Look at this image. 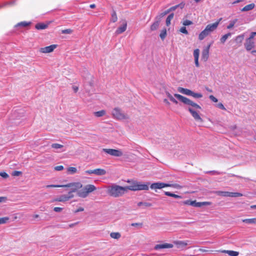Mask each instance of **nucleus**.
<instances>
[{"mask_svg":"<svg viewBox=\"0 0 256 256\" xmlns=\"http://www.w3.org/2000/svg\"><path fill=\"white\" fill-rule=\"evenodd\" d=\"M174 96L184 104L191 106L192 108L188 107V110L192 117L197 122H203L202 119L199 115V112L197 110L198 109H201V107L198 104L180 94H175Z\"/></svg>","mask_w":256,"mask_h":256,"instance_id":"f257e3e1","label":"nucleus"},{"mask_svg":"<svg viewBox=\"0 0 256 256\" xmlns=\"http://www.w3.org/2000/svg\"><path fill=\"white\" fill-rule=\"evenodd\" d=\"M126 192V187L121 186L116 184L110 186L108 192L110 196L117 198L122 196Z\"/></svg>","mask_w":256,"mask_h":256,"instance_id":"f03ea898","label":"nucleus"},{"mask_svg":"<svg viewBox=\"0 0 256 256\" xmlns=\"http://www.w3.org/2000/svg\"><path fill=\"white\" fill-rule=\"evenodd\" d=\"M96 187L93 184H87L77 192V195L80 198H86L90 193L96 190Z\"/></svg>","mask_w":256,"mask_h":256,"instance_id":"7ed1b4c3","label":"nucleus"},{"mask_svg":"<svg viewBox=\"0 0 256 256\" xmlns=\"http://www.w3.org/2000/svg\"><path fill=\"white\" fill-rule=\"evenodd\" d=\"M112 114L114 118L118 120H124L128 118L127 116L123 113L121 110L118 108H114L113 110Z\"/></svg>","mask_w":256,"mask_h":256,"instance_id":"20e7f679","label":"nucleus"},{"mask_svg":"<svg viewBox=\"0 0 256 256\" xmlns=\"http://www.w3.org/2000/svg\"><path fill=\"white\" fill-rule=\"evenodd\" d=\"M63 188H70L71 190L74 192H78V190L82 188V184L80 182H71L66 184H64Z\"/></svg>","mask_w":256,"mask_h":256,"instance_id":"39448f33","label":"nucleus"},{"mask_svg":"<svg viewBox=\"0 0 256 256\" xmlns=\"http://www.w3.org/2000/svg\"><path fill=\"white\" fill-rule=\"evenodd\" d=\"M102 150L104 152L114 156H121L123 154L122 152L119 150L104 148Z\"/></svg>","mask_w":256,"mask_h":256,"instance_id":"423d86ee","label":"nucleus"},{"mask_svg":"<svg viewBox=\"0 0 256 256\" xmlns=\"http://www.w3.org/2000/svg\"><path fill=\"white\" fill-rule=\"evenodd\" d=\"M222 20V18H220L216 22L214 23L209 24L206 26L205 29L207 30V32L210 34L212 32L215 30L218 26L219 25L220 21Z\"/></svg>","mask_w":256,"mask_h":256,"instance_id":"0eeeda50","label":"nucleus"},{"mask_svg":"<svg viewBox=\"0 0 256 256\" xmlns=\"http://www.w3.org/2000/svg\"><path fill=\"white\" fill-rule=\"evenodd\" d=\"M170 186V184H165L164 182H155V183L152 184L150 185V188L152 189L156 190V189H160V188H164L165 187H168V186Z\"/></svg>","mask_w":256,"mask_h":256,"instance_id":"6e6552de","label":"nucleus"},{"mask_svg":"<svg viewBox=\"0 0 256 256\" xmlns=\"http://www.w3.org/2000/svg\"><path fill=\"white\" fill-rule=\"evenodd\" d=\"M56 47V44H52L50 46L40 48V52L42 53H50L53 52Z\"/></svg>","mask_w":256,"mask_h":256,"instance_id":"1a4fd4ad","label":"nucleus"},{"mask_svg":"<svg viewBox=\"0 0 256 256\" xmlns=\"http://www.w3.org/2000/svg\"><path fill=\"white\" fill-rule=\"evenodd\" d=\"M244 47L246 49L249 51L254 47V40H250L246 38L244 43Z\"/></svg>","mask_w":256,"mask_h":256,"instance_id":"9d476101","label":"nucleus"},{"mask_svg":"<svg viewBox=\"0 0 256 256\" xmlns=\"http://www.w3.org/2000/svg\"><path fill=\"white\" fill-rule=\"evenodd\" d=\"M127 182L128 183H131V185L125 186L126 191L128 190H132V191H136L137 184H138L137 181H134V180L130 181V180H128L127 181Z\"/></svg>","mask_w":256,"mask_h":256,"instance_id":"9b49d317","label":"nucleus"},{"mask_svg":"<svg viewBox=\"0 0 256 256\" xmlns=\"http://www.w3.org/2000/svg\"><path fill=\"white\" fill-rule=\"evenodd\" d=\"M172 247L173 245L172 244L164 243L162 244H156L154 247V250H158L162 248H172Z\"/></svg>","mask_w":256,"mask_h":256,"instance_id":"f8f14e48","label":"nucleus"},{"mask_svg":"<svg viewBox=\"0 0 256 256\" xmlns=\"http://www.w3.org/2000/svg\"><path fill=\"white\" fill-rule=\"evenodd\" d=\"M210 47V44H209L202 50V58L204 61L207 60L208 58Z\"/></svg>","mask_w":256,"mask_h":256,"instance_id":"ddd939ff","label":"nucleus"},{"mask_svg":"<svg viewBox=\"0 0 256 256\" xmlns=\"http://www.w3.org/2000/svg\"><path fill=\"white\" fill-rule=\"evenodd\" d=\"M127 27V23L126 20L123 22L122 26H120L116 31V34H120L126 31Z\"/></svg>","mask_w":256,"mask_h":256,"instance_id":"4468645a","label":"nucleus"},{"mask_svg":"<svg viewBox=\"0 0 256 256\" xmlns=\"http://www.w3.org/2000/svg\"><path fill=\"white\" fill-rule=\"evenodd\" d=\"M184 204L187 205L192 206L194 207H201V202H196V200H186L184 202Z\"/></svg>","mask_w":256,"mask_h":256,"instance_id":"2eb2a0df","label":"nucleus"},{"mask_svg":"<svg viewBox=\"0 0 256 256\" xmlns=\"http://www.w3.org/2000/svg\"><path fill=\"white\" fill-rule=\"evenodd\" d=\"M149 184V183L146 184H142L140 182H138L136 190H148Z\"/></svg>","mask_w":256,"mask_h":256,"instance_id":"dca6fc26","label":"nucleus"},{"mask_svg":"<svg viewBox=\"0 0 256 256\" xmlns=\"http://www.w3.org/2000/svg\"><path fill=\"white\" fill-rule=\"evenodd\" d=\"M178 91L188 96H191L192 91L189 89L179 87L178 88Z\"/></svg>","mask_w":256,"mask_h":256,"instance_id":"f3484780","label":"nucleus"},{"mask_svg":"<svg viewBox=\"0 0 256 256\" xmlns=\"http://www.w3.org/2000/svg\"><path fill=\"white\" fill-rule=\"evenodd\" d=\"M255 7V4L254 3L248 4L244 6L242 10V12H248L254 9Z\"/></svg>","mask_w":256,"mask_h":256,"instance_id":"a211bd4d","label":"nucleus"},{"mask_svg":"<svg viewBox=\"0 0 256 256\" xmlns=\"http://www.w3.org/2000/svg\"><path fill=\"white\" fill-rule=\"evenodd\" d=\"M68 200V196L66 194H62L56 198L54 201L65 202Z\"/></svg>","mask_w":256,"mask_h":256,"instance_id":"6ab92c4d","label":"nucleus"},{"mask_svg":"<svg viewBox=\"0 0 256 256\" xmlns=\"http://www.w3.org/2000/svg\"><path fill=\"white\" fill-rule=\"evenodd\" d=\"M232 34L231 32H228L224 36H222L220 38V42L222 44H224L227 39L232 36Z\"/></svg>","mask_w":256,"mask_h":256,"instance_id":"aec40b11","label":"nucleus"},{"mask_svg":"<svg viewBox=\"0 0 256 256\" xmlns=\"http://www.w3.org/2000/svg\"><path fill=\"white\" fill-rule=\"evenodd\" d=\"M208 34H210L207 32V30L206 29H204L200 34L198 36V39L202 40H204Z\"/></svg>","mask_w":256,"mask_h":256,"instance_id":"412c9836","label":"nucleus"},{"mask_svg":"<svg viewBox=\"0 0 256 256\" xmlns=\"http://www.w3.org/2000/svg\"><path fill=\"white\" fill-rule=\"evenodd\" d=\"M188 241H177L175 243L178 248H182L188 244Z\"/></svg>","mask_w":256,"mask_h":256,"instance_id":"4be33fe9","label":"nucleus"},{"mask_svg":"<svg viewBox=\"0 0 256 256\" xmlns=\"http://www.w3.org/2000/svg\"><path fill=\"white\" fill-rule=\"evenodd\" d=\"M222 252L228 254L230 256H238L239 254L238 252L233 250H224Z\"/></svg>","mask_w":256,"mask_h":256,"instance_id":"5701e85b","label":"nucleus"},{"mask_svg":"<svg viewBox=\"0 0 256 256\" xmlns=\"http://www.w3.org/2000/svg\"><path fill=\"white\" fill-rule=\"evenodd\" d=\"M157 20L153 23V24L151 26V27H150V30H156L158 26H159V24H160V20H158V18H156Z\"/></svg>","mask_w":256,"mask_h":256,"instance_id":"b1692460","label":"nucleus"},{"mask_svg":"<svg viewBox=\"0 0 256 256\" xmlns=\"http://www.w3.org/2000/svg\"><path fill=\"white\" fill-rule=\"evenodd\" d=\"M166 96L169 98V100L172 102L177 104L178 101L174 98L168 91H166L165 92Z\"/></svg>","mask_w":256,"mask_h":256,"instance_id":"393cba45","label":"nucleus"},{"mask_svg":"<svg viewBox=\"0 0 256 256\" xmlns=\"http://www.w3.org/2000/svg\"><path fill=\"white\" fill-rule=\"evenodd\" d=\"M216 194L220 196L224 197H230V192L224 191H217Z\"/></svg>","mask_w":256,"mask_h":256,"instance_id":"a878e982","label":"nucleus"},{"mask_svg":"<svg viewBox=\"0 0 256 256\" xmlns=\"http://www.w3.org/2000/svg\"><path fill=\"white\" fill-rule=\"evenodd\" d=\"M242 222L248 224H256V218L244 219L242 220Z\"/></svg>","mask_w":256,"mask_h":256,"instance_id":"bb28decb","label":"nucleus"},{"mask_svg":"<svg viewBox=\"0 0 256 256\" xmlns=\"http://www.w3.org/2000/svg\"><path fill=\"white\" fill-rule=\"evenodd\" d=\"M184 4L183 3H181L178 5L174 6L168 8L170 12L175 10L177 8H180V9H182L184 7Z\"/></svg>","mask_w":256,"mask_h":256,"instance_id":"cd10ccee","label":"nucleus"},{"mask_svg":"<svg viewBox=\"0 0 256 256\" xmlns=\"http://www.w3.org/2000/svg\"><path fill=\"white\" fill-rule=\"evenodd\" d=\"M112 238L118 240L121 237V234L118 232H112L110 234Z\"/></svg>","mask_w":256,"mask_h":256,"instance_id":"c85d7f7f","label":"nucleus"},{"mask_svg":"<svg viewBox=\"0 0 256 256\" xmlns=\"http://www.w3.org/2000/svg\"><path fill=\"white\" fill-rule=\"evenodd\" d=\"M35 27L37 30H44L48 27V25L42 23H38L36 25Z\"/></svg>","mask_w":256,"mask_h":256,"instance_id":"c756f323","label":"nucleus"},{"mask_svg":"<svg viewBox=\"0 0 256 256\" xmlns=\"http://www.w3.org/2000/svg\"><path fill=\"white\" fill-rule=\"evenodd\" d=\"M106 174L105 170L102 168H96V176H104Z\"/></svg>","mask_w":256,"mask_h":256,"instance_id":"7c9ffc66","label":"nucleus"},{"mask_svg":"<svg viewBox=\"0 0 256 256\" xmlns=\"http://www.w3.org/2000/svg\"><path fill=\"white\" fill-rule=\"evenodd\" d=\"M174 14L173 13L170 14L168 16L166 20V24L168 26L170 24L172 20L174 18Z\"/></svg>","mask_w":256,"mask_h":256,"instance_id":"2f4dec72","label":"nucleus"},{"mask_svg":"<svg viewBox=\"0 0 256 256\" xmlns=\"http://www.w3.org/2000/svg\"><path fill=\"white\" fill-rule=\"evenodd\" d=\"M238 22V19H234L232 20H231L230 22V23L228 24V25L227 26L226 28L228 29H231L232 28L234 24L236 23V22Z\"/></svg>","mask_w":256,"mask_h":256,"instance_id":"473e14b6","label":"nucleus"},{"mask_svg":"<svg viewBox=\"0 0 256 256\" xmlns=\"http://www.w3.org/2000/svg\"><path fill=\"white\" fill-rule=\"evenodd\" d=\"M106 114V111L104 110H101L100 111L96 112H94L95 116L97 117H100L104 116Z\"/></svg>","mask_w":256,"mask_h":256,"instance_id":"72a5a7b5","label":"nucleus"},{"mask_svg":"<svg viewBox=\"0 0 256 256\" xmlns=\"http://www.w3.org/2000/svg\"><path fill=\"white\" fill-rule=\"evenodd\" d=\"M67 172L70 174H74L76 172L77 169L74 167H69L67 169Z\"/></svg>","mask_w":256,"mask_h":256,"instance_id":"f704fd0d","label":"nucleus"},{"mask_svg":"<svg viewBox=\"0 0 256 256\" xmlns=\"http://www.w3.org/2000/svg\"><path fill=\"white\" fill-rule=\"evenodd\" d=\"M9 220L10 218L8 216L0 218V224L7 223Z\"/></svg>","mask_w":256,"mask_h":256,"instance_id":"c9c22d12","label":"nucleus"},{"mask_svg":"<svg viewBox=\"0 0 256 256\" xmlns=\"http://www.w3.org/2000/svg\"><path fill=\"white\" fill-rule=\"evenodd\" d=\"M166 36V28L162 30L160 34V36L162 40H164Z\"/></svg>","mask_w":256,"mask_h":256,"instance_id":"e433bc0d","label":"nucleus"},{"mask_svg":"<svg viewBox=\"0 0 256 256\" xmlns=\"http://www.w3.org/2000/svg\"><path fill=\"white\" fill-rule=\"evenodd\" d=\"M118 20L116 12L114 10L112 14L111 21L113 22H115Z\"/></svg>","mask_w":256,"mask_h":256,"instance_id":"4c0bfd02","label":"nucleus"},{"mask_svg":"<svg viewBox=\"0 0 256 256\" xmlns=\"http://www.w3.org/2000/svg\"><path fill=\"white\" fill-rule=\"evenodd\" d=\"M51 146L52 148H54V149H60V148H64L63 145H62V144H56V143L52 144L51 145Z\"/></svg>","mask_w":256,"mask_h":256,"instance_id":"58836bf2","label":"nucleus"},{"mask_svg":"<svg viewBox=\"0 0 256 256\" xmlns=\"http://www.w3.org/2000/svg\"><path fill=\"white\" fill-rule=\"evenodd\" d=\"M244 38V36L243 34L239 35L236 38V41L237 42L241 43Z\"/></svg>","mask_w":256,"mask_h":256,"instance_id":"ea45409f","label":"nucleus"},{"mask_svg":"<svg viewBox=\"0 0 256 256\" xmlns=\"http://www.w3.org/2000/svg\"><path fill=\"white\" fill-rule=\"evenodd\" d=\"M170 11L168 10H166L164 11V12L161 13L156 18H158V20H160V18H162L163 16H166V14H168L170 13Z\"/></svg>","mask_w":256,"mask_h":256,"instance_id":"a19ab883","label":"nucleus"},{"mask_svg":"<svg viewBox=\"0 0 256 256\" xmlns=\"http://www.w3.org/2000/svg\"><path fill=\"white\" fill-rule=\"evenodd\" d=\"M191 96L194 98H201L202 96V95L200 93H196L192 91Z\"/></svg>","mask_w":256,"mask_h":256,"instance_id":"79ce46f5","label":"nucleus"},{"mask_svg":"<svg viewBox=\"0 0 256 256\" xmlns=\"http://www.w3.org/2000/svg\"><path fill=\"white\" fill-rule=\"evenodd\" d=\"M84 172L86 174H94L96 176V169L87 170H86Z\"/></svg>","mask_w":256,"mask_h":256,"instance_id":"37998d69","label":"nucleus"},{"mask_svg":"<svg viewBox=\"0 0 256 256\" xmlns=\"http://www.w3.org/2000/svg\"><path fill=\"white\" fill-rule=\"evenodd\" d=\"M242 196V194L240 192H230V197H239Z\"/></svg>","mask_w":256,"mask_h":256,"instance_id":"c03bdc74","label":"nucleus"},{"mask_svg":"<svg viewBox=\"0 0 256 256\" xmlns=\"http://www.w3.org/2000/svg\"><path fill=\"white\" fill-rule=\"evenodd\" d=\"M200 54V50L198 49H196L194 52V59L198 58Z\"/></svg>","mask_w":256,"mask_h":256,"instance_id":"a18cd8bd","label":"nucleus"},{"mask_svg":"<svg viewBox=\"0 0 256 256\" xmlns=\"http://www.w3.org/2000/svg\"><path fill=\"white\" fill-rule=\"evenodd\" d=\"M30 23V22H20L16 25L17 26H22L24 27H26L28 26Z\"/></svg>","mask_w":256,"mask_h":256,"instance_id":"49530a36","label":"nucleus"},{"mask_svg":"<svg viewBox=\"0 0 256 256\" xmlns=\"http://www.w3.org/2000/svg\"><path fill=\"white\" fill-rule=\"evenodd\" d=\"M63 185H58V184H50L46 186V188H63Z\"/></svg>","mask_w":256,"mask_h":256,"instance_id":"de8ad7c7","label":"nucleus"},{"mask_svg":"<svg viewBox=\"0 0 256 256\" xmlns=\"http://www.w3.org/2000/svg\"><path fill=\"white\" fill-rule=\"evenodd\" d=\"M72 32V30L71 29H66L62 30V34H70Z\"/></svg>","mask_w":256,"mask_h":256,"instance_id":"09e8293b","label":"nucleus"},{"mask_svg":"<svg viewBox=\"0 0 256 256\" xmlns=\"http://www.w3.org/2000/svg\"><path fill=\"white\" fill-rule=\"evenodd\" d=\"M180 31L183 34H188V32L186 30V28L185 26L182 27L180 28Z\"/></svg>","mask_w":256,"mask_h":256,"instance_id":"8fccbe9b","label":"nucleus"},{"mask_svg":"<svg viewBox=\"0 0 256 256\" xmlns=\"http://www.w3.org/2000/svg\"><path fill=\"white\" fill-rule=\"evenodd\" d=\"M216 106L217 108H218L221 110H226V108L223 105V104L222 103H218V104H216Z\"/></svg>","mask_w":256,"mask_h":256,"instance_id":"3c124183","label":"nucleus"},{"mask_svg":"<svg viewBox=\"0 0 256 256\" xmlns=\"http://www.w3.org/2000/svg\"><path fill=\"white\" fill-rule=\"evenodd\" d=\"M192 24V22L190 20H186L184 21L182 24L183 25L186 26H189Z\"/></svg>","mask_w":256,"mask_h":256,"instance_id":"603ef678","label":"nucleus"},{"mask_svg":"<svg viewBox=\"0 0 256 256\" xmlns=\"http://www.w3.org/2000/svg\"><path fill=\"white\" fill-rule=\"evenodd\" d=\"M72 192H74L70 190V192H68V194H66L68 196V200L74 198V196L72 194Z\"/></svg>","mask_w":256,"mask_h":256,"instance_id":"864d4df0","label":"nucleus"},{"mask_svg":"<svg viewBox=\"0 0 256 256\" xmlns=\"http://www.w3.org/2000/svg\"><path fill=\"white\" fill-rule=\"evenodd\" d=\"M64 170V166H58L54 167V170L57 171H60Z\"/></svg>","mask_w":256,"mask_h":256,"instance_id":"5fc2aeb1","label":"nucleus"},{"mask_svg":"<svg viewBox=\"0 0 256 256\" xmlns=\"http://www.w3.org/2000/svg\"><path fill=\"white\" fill-rule=\"evenodd\" d=\"M256 36V32H252L250 34V37L248 38V39H249V40H253L254 38V37Z\"/></svg>","mask_w":256,"mask_h":256,"instance_id":"6e6d98bb","label":"nucleus"},{"mask_svg":"<svg viewBox=\"0 0 256 256\" xmlns=\"http://www.w3.org/2000/svg\"><path fill=\"white\" fill-rule=\"evenodd\" d=\"M209 98L211 100L214 102H216L218 101V99L212 95L210 96Z\"/></svg>","mask_w":256,"mask_h":256,"instance_id":"4d7b16f0","label":"nucleus"},{"mask_svg":"<svg viewBox=\"0 0 256 256\" xmlns=\"http://www.w3.org/2000/svg\"><path fill=\"white\" fill-rule=\"evenodd\" d=\"M0 176L4 178H8V175L5 172H0Z\"/></svg>","mask_w":256,"mask_h":256,"instance_id":"13d9d810","label":"nucleus"},{"mask_svg":"<svg viewBox=\"0 0 256 256\" xmlns=\"http://www.w3.org/2000/svg\"><path fill=\"white\" fill-rule=\"evenodd\" d=\"M22 174V172H20V171H14L12 174V175L14 176H19L20 175Z\"/></svg>","mask_w":256,"mask_h":256,"instance_id":"bf43d9fd","label":"nucleus"},{"mask_svg":"<svg viewBox=\"0 0 256 256\" xmlns=\"http://www.w3.org/2000/svg\"><path fill=\"white\" fill-rule=\"evenodd\" d=\"M152 206V204L151 203L147 202H143L142 206H144V208L150 207V206Z\"/></svg>","mask_w":256,"mask_h":256,"instance_id":"052dcab7","label":"nucleus"},{"mask_svg":"<svg viewBox=\"0 0 256 256\" xmlns=\"http://www.w3.org/2000/svg\"><path fill=\"white\" fill-rule=\"evenodd\" d=\"M62 210V208L60 207H55L54 208V210L56 212H60Z\"/></svg>","mask_w":256,"mask_h":256,"instance_id":"680f3d73","label":"nucleus"},{"mask_svg":"<svg viewBox=\"0 0 256 256\" xmlns=\"http://www.w3.org/2000/svg\"><path fill=\"white\" fill-rule=\"evenodd\" d=\"M201 204L202 206H210L211 204V202H201Z\"/></svg>","mask_w":256,"mask_h":256,"instance_id":"e2e57ef3","label":"nucleus"},{"mask_svg":"<svg viewBox=\"0 0 256 256\" xmlns=\"http://www.w3.org/2000/svg\"><path fill=\"white\" fill-rule=\"evenodd\" d=\"M163 102H164L166 106H170V102L168 100V99H166V98L164 99Z\"/></svg>","mask_w":256,"mask_h":256,"instance_id":"0e129e2a","label":"nucleus"},{"mask_svg":"<svg viewBox=\"0 0 256 256\" xmlns=\"http://www.w3.org/2000/svg\"><path fill=\"white\" fill-rule=\"evenodd\" d=\"M84 210V208H83L80 207V208H78V209L75 210L74 211V213L76 214V213H77L78 212H82Z\"/></svg>","mask_w":256,"mask_h":256,"instance_id":"69168bd1","label":"nucleus"},{"mask_svg":"<svg viewBox=\"0 0 256 256\" xmlns=\"http://www.w3.org/2000/svg\"><path fill=\"white\" fill-rule=\"evenodd\" d=\"M131 226H142V223H132L131 224Z\"/></svg>","mask_w":256,"mask_h":256,"instance_id":"338daca9","label":"nucleus"},{"mask_svg":"<svg viewBox=\"0 0 256 256\" xmlns=\"http://www.w3.org/2000/svg\"><path fill=\"white\" fill-rule=\"evenodd\" d=\"M72 88L74 92H76L78 90V86H72Z\"/></svg>","mask_w":256,"mask_h":256,"instance_id":"774afa93","label":"nucleus"}]
</instances>
